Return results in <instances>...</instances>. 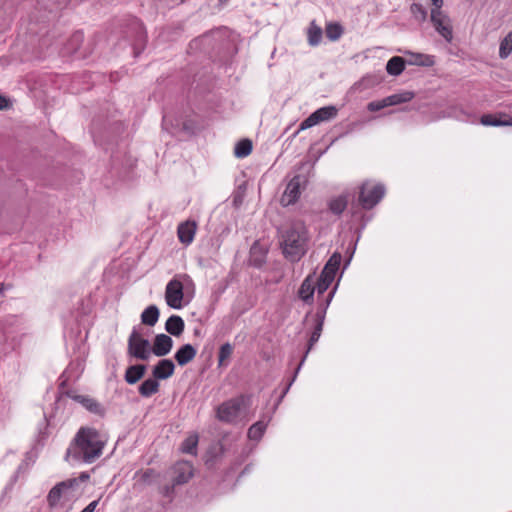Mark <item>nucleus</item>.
I'll list each match as a JSON object with an SVG mask.
<instances>
[{
	"mask_svg": "<svg viewBox=\"0 0 512 512\" xmlns=\"http://www.w3.org/2000/svg\"><path fill=\"white\" fill-rule=\"evenodd\" d=\"M105 444V437L95 428L81 427L66 451L65 460L91 464L102 455Z\"/></svg>",
	"mask_w": 512,
	"mask_h": 512,
	"instance_id": "f257e3e1",
	"label": "nucleus"
},
{
	"mask_svg": "<svg viewBox=\"0 0 512 512\" xmlns=\"http://www.w3.org/2000/svg\"><path fill=\"white\" fill-rule=\"evenodd\" d=\"M307 240L305 225L300 221L292 223L281 234L280 245L285 257L293 262L300 260L306 252Z\"/></svg>",
	"mask_w": 512,
	"mask_h": 512,
	"instance_id": "f03ea898",
	"label": "nucleus"
},
{
	"mask_svg": "<svg viewBox=\"0 0 512 512\" xmlns=\"http://www.w3.org/2000/svg\"><path fill=\"white\" fill-rule=\"evenodd\" d=\"M245 404V396H239L224 401L216 409V418L221 422L235 423Z\"/></svg>",
	"mask_w": 512,
	"mask_h": 512,
	"instance_id": "7ed1b4c3",
	"label": "nucleus"
},
{
	"mask_svg": "<svg viewBox=\"0 0 512 512\" xmlns=\"http://www.w3.org/2000/svg\"><path fill=\"white\" fill-rule=\"evenodd\" d=\"M385 195L383 184L372 185L370 182H364L359 188L358 202L365 210L375 207Z\"/></svg>",
	"mask_w": 512,
	"mask_h": 512,
	"instance_id": "20e7f679",
	"label": "nucleus"
},
{
	"mask_svg": "<svg viewBox=\"0 0 512 512\" xmlns=\"http://www.w3.org/2000/svg\"><path fill=\"white\" fill-rule=\"evenodd\" d=\"M128 353L130 356L140 360H148L151 355L149 340L143 338L136 329H133L129 336Z\"/></svg>",
	"mask_w": 512,
	"mask_h": 512,
	"instance_id": "39448f33",
	"label": "nucleus"
},
{
	"mask_svg": "<svg viewBox=\"0 0 512 512\" xmlns=\"http://www.w3.org/2000/svg\"><path fill=\"white\" fill-rule=\"evenodd\" d=\"M337 115V108L335 106H326L317 109L315 112L309 115L304 121L301 122L299 128L294 133L296 136L300 131L311 128L320 122L328 121L335 118Z\"/></svg>",
	"mask_w": 512,
	"mask_h": 512,
	"instance_id": "423d86ee",
	"label": "nucleus"
},
{
	"mask_svg": "<svg viewBox=\"0 0 512 512\" xmlns=\"http://www.w3.org/2000/svg\"><path fill=\"white\" fill-rule=\"evenodd\" d=\"M431 22L435 30L447 41L453 38L452 25L449 17L439 9H432L430 14Z\"/></svg>",
	"mask_w": 512,
	"mask_h": 512,
	"instance_id": "0eeeda50",
	"label": "nucleus"
},
{
	"mask_svg": "<svg viewBox=\"0 0 512 512\" xmlns=\"http://www.w3.org/2000/svg\"><path fill=\"white\" fill-rule=\"evenodd\" d=\"M183 297V284L175 277L166 285L165 301L169 307L173 309H180L182 307Z\"/></svg>",
	"mask_w": 512,
	"mask_h": 512,
	"instance_id": "6e6552de",
	"label": "nucleus"
},
{
	"mask_svg": "<svg viewBox=\"0 0 512 512\" xmlns=\"http://www.w3.org/2000/svg\"><path fill=\"white\" fill-rule=\"evenodd\" d=\"M306 182L304 176L296 175L294 176L286 186V189L281 197V204L283 206H289L299 199L300 197V188L301 185Z\"/></svg>",
	"mask_w": 512,
	"mask_h": 512,
	"instance_id": "1a4fd4ad",
	"label": "nucleus"
},
{
	"mask_svg": "<svg viewBox=\"0 0 512 512\" xmlns=\"http://www.w3.org/2000/svg\"><path fill=\"white\" fill-rule=\"evenodd\" d=\"M172 347L173 340L170 336L166 334H158L154 338L151 352L158 357H162L167 355L171 351Z\"/></svg>",
	"mask_w": 512,
	"mask_h": 512,
	"instance_id": "9d476101",
	"label": "nucleus"
},
{
	"mask_svg": "<svg viewBox=\"0 0 512 512\" xmlns=\"http://www.w3.org/2000/svg\"><path fill=\"white\" fill-rule=\"evenodd\" d=\"M196 222L187 220L179 224L177 229V235L179 241L184 245H189L194 240V236L196 233Z\"/></svg>",
	"mask_w": 512,
	"mask_h": 512,
	"instance_id": "9b49d317",
	"label": "nucleus"
},
{
	"mask_svg": "<svg viewBox=\"0 0 512 512\" xmlns=\"http://www.w3.org/2000/svg\"><path fill=\"white\" fill-rule=\"evenodd\" d=\"M74 481H62L56 484L47 495V502L50 508H55L60 501L62 494L73 486Z\"/></svg>",
	"mask_w": 512,
	"mask_h": 512,
	"instance_id": "f8f14e48",
	"label": "nucleus"
},
{
	"mask_svg": "<svg viewBox=\"0 0 512 512\" xmlns=\"http://www.w3.org/2000/svg\"><path fill=\"white\" fill-rule=\"evenodd\" d=\"M175 365L170 359H162L152 370L155 379L164 380L171 377L174 373Z\"/></svg>",
	"mask_w": 512,
	"mask_h": 512,
	"instance_id": "ddd939ff",
	"label": "nucleus"
},
{
	"mask_svg": "<svg viewBox=\"0 0 512 512\" xmlns=\"http://www.w3.org/2000/svg\"><path fill=\"white\" fill-rule=\"evenodd\" d=\"M315 292V281L313 275H308L302 282L298 295L305 303L311 304L313 302V295Z\"/></svg>",
	"mask_w": 512,
	"mask_h": 512,
	"instance_id": "4468645a",
	"label": "nucleus"
},
{
	"mask_svg": "<svg viewBox=\"0 0 512 512\" xmlns=\"http://www.w3.org/2000/svg\"><path fill=\"white\" fill-rule=\"evenodd\" d=\"M197 354V350L191 344L182 345L175 353V360L180 366H185L191 362Z\"/></svg>",
	"mask_w": 512,
	"mask_h": 512,
	"instance_id": "2eb2a0df",
	"label": "nucleus"
},
{
	"mask_svg": "<svg viewBox=\"0 0 512 512\" xmlns=\"http://www.w3.org/2000/svg\"><path fill=\"white\" fill-rule=\"evenodd\" d=\"M73 399L76 402L80 403L84 408H86L91 413L103 415L105 412L102 405L94 398H91L86 395H75L73 396Z\"/></svg>",
	"mask_w": 512,
	"mask_h": 512,
	"instance_id": "dca6fc26",
	"label": "nucleus"
},
{
	"mask_svg": "<svg viewBox=\"0 0 512 512\" xmlns=\"http://www.w3.org/2000/svg\"><path fill=\"white\" fill-rule=\"evenodd\" d=\"M480 123L485 126H512V118L505 114H485L481 116Z\"/></svg>",
	"mask_w": 512,
	"mask_h": 512,
	"instance_id": "f3484780",
	"label": "nucleus"
},
{
	"mask_svg": "<svg viewBox=\"0 0 512 512\" xmlns=\"http://www.w3.org/2000/svg\"><path fill=\"white\" fill-rule=\"evenodd\" d=\"M175 471L177 473L174 484L181 485L187 483L193 476V469L192 466L187 463H178L175 467Z\"/></svg>",
	"mask_w": 512,
	"mask_h": 512,
	"instance_id": "a211bd4d",
	"label": "nucleus"
},
{
	"mask_svg": "<svg viewBox=\"0 0 512 512\" xmlns=\"http://www.w3.org/2000/svg\"><path fill=\"white\" fill-rule=\"evenodd\" d=\"M184 321L183 319L178 315H172L170 316L166 323H165V329L166 331L173 335V336H180L184 331Z\"/></svg>",
	"mask_w": 512,
	"mask_h": 512,
	"instance_id": "6ab92c4d",
	"label": "nucleus"
},
{
	"mask_svg": "<svg viewBox=\"0 0 512 512\" xmlns=\"http://www.w3.org/2000/svg\"><path fill=\"white\" fill-rule=\"evenodd\" d=\"M341 254L335 252L332 254V256L327 261L326 265L324 266L321 275L325 277H330L334 280L336 272L339 269L340 263H341Z\"/></svg>",
	"mask_w": 512,
	"mask_h": 512,
	"instance_id": "aec40b11",
	"label": "nucleus"
},
{
	"mask_svg": "<svg viewBox=\"0 0 512 512\" xmlns=\"http://www.w3.org/2000/svg\"><path fill=\"white\" fill-rule=\"evenodd\" d=\"M145 372V365L137 364L129 366L125 372V381L128 384H135L144 376Z\"/></svg>",
	"mask_w": 512,
	"mask_h": 512,
	"instance_id": "412c9836",
	"label": "nucleus"
},
{
	"mask_svg": "<svg viewBox=\"0 0 512 512\" xmlns=\"http://www.w3.org/2000/svg\"><path fill=\"white\" fill-rule=\"evenodd\" d=\"M270 421V417L263 418L254 423L249 429L247 436L250 440L258 441L263 436L266 427Z\"/></svg>",
	"mask_w": 512,
	"mask_h": 512,
	"instance_id": "4be33fe9",
	"label": "nucleus"
},
{
	"mask_svg": "<svg viewBox=\"0 0 512 512\" xmlns=\"http://www.w3.org/2000/svg\"><path fill=\"white\" fill-rule=\"evenodd\" d=\"M348 205V195L343 194L332 198L328 202L329 210L335 215H341Z\"/></svg>",
	"mask_w": 512,
	"mask_h": 512,
	"instance_id": "5701e85b",
	"label": "nucleus"
},
{
	"mask_svg": "<svg viewBox=\"0 0 512 512\" xmlns=\"http://www.w3.org/2000/svg\"><path fill=\"white\" fill-rule=\"evenodd\" d=\"M159 309L156 305H150L141 314V322L147 326H154L159 319Z\"/></svg>",
	"mask_w": 512,
	"mask_h": 512,
	"instance_id": "b1692460",
	"label": "nucleus"
},
{
	"mask_svg": "<svg viewBox=\"0 0 512 512\" xmlns=\"http://www.w3.org/2000/svg\"><path fill=\"white\" fill-rule=\"evenodd\" d=\"M334 292H335V289H333L327 296V299H326V302H325V306L323 307V309L321 311H317V313L315 314V327H314V330L313 332L314 333H319V335L321 336V333H322V329H323V324H324V319H325V314H326V309L334 295Z\"/></svg>",
	"mask_w": 512,
	"mask_h": 512,
	"instance_id": "393cba45",
	"label": "nucleus"
},
{
	"mask_svg": "<svg viewBox=\"0 0 512 512\" xmlns=\"http://www.w3.org/2000/svg\"><path fill=\"white\" fill-rule=\"evenodd\" d=\"M158 390H159V383H158L157 379H155L154 377L146 379L139 386V393L143 397H150L153 394L157 393Z\"/></svg>",
	"mask_w": 512,
	"mask_h": 512,
	"instance_id": "a878e982",
	"label": "nucleus"
},
{
	"mask_svg": "<svg viewBox=\"0 0 512 512\" xmlns=\"http://www.w3.org/2000/svg\"><path fill=\"white\" fill-rule=\"evenodd\" d=\"M404 69H405V62H404L403 58H401L399 56L392 57L387 62V65H386V70H387L388 74L394 75V76L400 75Z\"/></svg>",
	"mask_w": 512,
	"mask_h": 512,
	"instance_id": "bb28decb",
	"label": "nucleus"
},
{
	"mask_svg": "<svg viewBox=\"0 0 512 512\" xmlns=\"http://www.w3.org/2000/svg\"><path fill=\"white\" fill-rule=\"evenodd\" d=\"M414 98V93L410 91H405L402 93H397L386 97V101L388 106H394L401 103H406L411 101Z\"/></svg>",
	"mask_w": 512,
	"mask_h": 512,
	"instance_id": "cd10ccee",
	"label": "nucleus"
},
{
	"mask_svg": "<svg viewBox=\"0 0 512 512\" xmlns=\"http://www.w3.org/2000/svg\"><path fill=\"white\" fill-rule=\"evenodd\" d=\"M322 29L315 24V21L310 23L308 28V42L311 46H317L322 39Z\"/></svg>",
	"mask_w": 512,
	"mask_h": 512,
	"instance_id": "c85d7f7f",
	"label": "nucleus"
},
{
	"mask_svg": "<svg viewBox=\"0 0 512 512\" xmlns=\"http://www.w3.org/2000/svg\"><path fill=\"white\" fill-rule=\"evenodd\" d=\"M252 152V142L249 139L240 140L234 148V154L238 158L247 157Z\"/></svg>",
	"mask_w": 512,
	"mask_h": 512,
	"instance_id": "c756f323",
	"label": "nucleus"
},
{
	"mask_svg": "<svg viewBox=\"0 0 512 512\" xmlns=\"http://www.w3.org/2000/svg\"><path fill=\"white\" fill-rule=\"evenodd\" d=\"M325 33L329 40L336 41L343 34V28L339 23H328L325 27Z\"/></svg>",
	"mask_w": 512,
	"mask_h": 512,
	"instance_id": "7c9ffc66",
	"label": "nucleus"
},
{
	"mask_svg": "<svg viewBox=\"0 0 512 512\" xmlns=\"http://www.w3.org/2000/svg\"><path fill=\"white\" fill-rule=\"evenodd\" d=\"M512 52V31L509 32L500 43L499 57L507 58Z\"/></svg>",
	"mask_w": 512,
	"mask_h": 512,
	"instance_id": "2f4dec72",
	"label": "nucleus"
},
{
	"mask_svg": "<svg viewBox=\"0 0 512 512\" xmlns=\"http://www.w3.org/2000/svg\"><path fill=\"white\" fill-rule=\"evenodd\" d=\"M197 444H198V436L191 435L183 441V443L181 445V450L184 453L193 455L196 453Z\"/></svg>",
	"mask_w": 512,
	"mask_h": 512,
	"instance_id": "473e14b6",
	"label": "nucleus"
},
{
	"mask_svg": "<svg viewBox=\"0 0 512 512\" xmlns=\"http://www.w3.org/2000/svg\"><path fill=\"white\" fill-rule=\"evenodd\" d=\"M156 473L153 469H146L144 471H139L136 473L135 478L137 479V482L142 485H149L152 483L153 478L155 477Z\"/></svg>",
	"mask_w": 512,
	"mask_h": 512,
	"instance_id": "72a5a7b5",
	"label": "nucleus"
},
{
	"mask_svg": "<svg viewBox=\"0 0 512 512\" xmlns=\"http://www.w3.org/2000/svg\"><path fill=\"white\" fill-rule=\"evenodd\" d=\"M233 353V346L230 343L221 345L218 354V365L222 366L226 360H229Z\"/></svg>",
	"mask_w": 512,
	"mask_h": 512,
	"instance_id": "f704fd0d",
	"label": "nucleus"
},
{
	"mask_svg": "<svg viewBox=\"0 0 512 512\" xmlns=\"http://www.w3.org/2000/svg\"><path fill=\"white\" fill-rule=\"evenodd\" d=\"M410 11L413 17L420 22H424L427 18L426 9L419 3H413L410 6Z\"/></svg>",
	"mask_w": 512,
	"mask_h": 512,
	"instance_id": "c9c22d12",
	"label": "nucleus"
},
{
	"mask_svg": "<svg viewBox=\"0 0 512 512\" xmlns=\"http://www.w3.org/2000/svg\"><path fill=\"white\" fill-rule=\"evenodd\" d=\"M333 282V279L330 277H325L320 274L317 282L315 283V290H317V293L319 295L323 294L331 285Z\"/></svg>",
	"mask_w": 512,
	"mask_h": 512,
	"instance_id": "e433bc0d",
	"label": "nucleus"
},
{
	"mask_svg": "<svg viewBox=\"0 0 512 512\" xmlns=\"http://www.w3.org/2000/svg\"><path fill=\"white\" fill-rule=\"evenodd\" d=\"M385 107H388L386 98L377 100V101H372V102L368 103V105H367V109L371 112L379 111Z\"/></svg>",
	"mask_w": 512,
	"mask_h": 512,
	"instance_id": "4c0bfd02",
	"label": "nucleus"
},
{
	"mask_svg": "<svg viewBox=\"0 0 512 512\" xmlns=\"http://www.w3.org/2000/svg\"><path fill=\"white\" fill-rule=\"evenodd\" d=\"M83 41V34L81 32H76L72 37H71V44L74 45V50H77L80 46V44L82 43Z\"/></svg>",
	"mask_w": 512,
	"mask_h": 512,
	"instance_id": "58836bf2",
	"label": "nucleus"
},
{
	"mask_svg": "<svg viewBox=\"0 0 512 512\" xmlns=\"http://www.w3.org/2000/svg\"><path fill=\"white\" fill-rule=\"evenodd\" d=\"M239 190H242L241 193L237 194L234 196V199H233V202L235 204V206H239L242 201H243V195H244V192H245V188L243 186H239Z\"/></svg>",
	"mask_w": 512,
	"mask_h": 512,
	"instance_id": "ea45409f",
	"label": "nucleus"
},
{
	"mask_svg": "<svg viewBox=\"0 0 512 512\" xmlns=\"http://www.w3.org/2000/svg\"><path fill=\"white\" fill-rule=\"evenodd\" d=\"M319 338H320L319 333L312 332L310 339H309L307 352H309L311 350V348L319 340Z\"/></svg>",
	"mask_w": 512,
	"mask_h": 512,
	"instance_id": "a19ab883",
	"label": "nucleus"
},
{
	"mask_svg": "<svg viewBox=\"0 0 512 512\" xmlns=\"http://www.w3.org/2000/svg\"><path fill=\"white\" fill-rule=\"evenodd\" d=\"M98 505V500L89 503L81 512H94Z\"/></svg>",
	"mask_w": 512,
	"mask_h": 512,
	"instance_id": "79ce46f5",
	"label": "nucleus"
},
{
	"mask_svg": "<svg viewBox=\"0 0 512 512\" xmlns=\"http://www.w3.org/2000/svg\"><path fill=\"white\" fill-rule=\"evenodd\" d=\"M432 4L435 6L433 9L441 10L443 6V0H431Z\"/></svg>",
	"mask_w": 512,
	"mask_h": 512,
	"instance_id": "37998d69",
	"label": "nucleus"
},
{
	"mask_svg": "<svg viewBox=\"0 0 512 512\" xmlns=\"http://www.w3.org/2000/svg\"><path fill=\"white\" fill-rule=\"evenodd\" d=\"M7 107V101L4 97L0 96V110Z\"/></svg>",
	"mask_w": 512,
	"mask_h": 512,
	"instance_id": "c03bdc74",
	"label": "nucleus"
},
{
	"mask_svg": "<svg viewBox=\"0 0 512 512\" xmlns=\"http://www.w3.org/2000/svg\"><path fill=\"white\" fill-rule=\"evenodd\" d=\"M88 478H89V474H87V473H82V474L80 475V479H81V480H86V479H88Z\"/></svg>",
	"mask_w": 512,
	"mask_h": 512,
	"instance_id": "a18cd8bd",
	"label": "nucleus"
},
{
	"mask_svg": "<svg viewBox=\"0 0 512 512\" xmlns=\"http://www.w3.org/2000/svg\"><path fill=\"white\" fill-rule=\"evenodd\" d=\"M194 334H195V335H199V334H200V330L196 329V330L194 331Z\"/></svg>",
	"mask_w": 512,
	"mask_h": 512,
	"instance_id": "49530a36",
	"label": "nucleus"
},
{
	"mask_svg": "<svg viewBox=\"0 0 512 512\" xmlns=\"http://www.w3.org/2000/svg\"><path fill=\"white\" fill-rule=\"evenodd\" d=\"M291 386H292V383H289V384H288V387H286V390H285V391L289 390V387H291ZM285 393H286V392H284V394H285Z\"/></svg>",
	"mask_w": 512,
	"mask_h": 512,
	"instance_id": "de8ad7c7",
	"label": "nucleus"
},
{
	"mask_svg": "<svg viewBox=\"0 0 512 512\" xmlns=\"http://www.w3.org/2000/svg\"><path fill=\"white\" fill-rule=\"evenodd\" d=\"M291 386H292V383H289V384H288V387H286V390H285V391L289 390V387H291ZM285 393H286V392H284V394H285Z\"/></svg>",
	"mask_w": 512,
	"mask_h": 512,
	"instance_id": "09e8293b",
	"label": "nucleus"
},
{
	"mask_svg": "<svg viewBox=\"0 0 512 512\" xmlns=\"http://www.w3.org/2000/svg\"><path fill=\"white\" fill-rule=\"evenodd\" d=\"M291 386H292V383H289V384H288V387H286V390H285V391L289 390V387H291ZM285 393H286V392H284V394H285Z\"/></svg>",
	"mask_w": 512,
	"mask_h": 512,
	"instance_id": "8fccbe9b",
	"label": "nucleus"
},
{
	"mask_svg": "<svg viewBox=\"0 0 512 512\" xmlns=\"http://www.w3.org/2000/svg\"><path fill=\"white\" fill-rule=\"evenodd\" d=\"M302 363H303V362H301L300 364H302ZM300 366H301V365H299V366L297 367L296 373L298 372V370H300Z\"/></svg>",
	"mask_w": 512,
	"mask_h": 512,
	"instance_id": "3c124183",
	"label": "nucleus"
},
{
	"mask_svg": "<svg viewBox=\"0 0 512 512\" xmlns=\"http://www.w3.org/2000/svg\"><path fill=\"white\" fill-rule=\"evenodd\" d=\"M306 353H308V352L306 351ZM304 357H307V354H304ZM304 359H305V358H303L301 362H303V361H304Z\"/></svg>",
	"mask_w": 512,
	"mask_h": 512,
	"instance_id": "603ef678",
	"label": "nucleus"
},
{
	"mask_svg": "<svg viewBox=\"0 0 512 512\" xmlns=\"http://www.w3.org/2000/svg\"><path fill=\"white\" fill-rule=\"evenodd\" d=\"M2 292V287H0V293Z\"/></svg>",
	"mask_w": 512,
	"mask_h": 512,
	"instance_id": "864d4df0",
	"label": "nucleus"
}]
</instances>
